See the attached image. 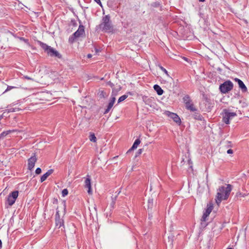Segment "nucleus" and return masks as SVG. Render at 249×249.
<instances>
[{
  "instance_id": "f704fd0d",
  "label": "nucleus",
  "mask_w": 249,
  "mask_h": 249,
  "mask_svg": "<svg viewBox=\"0 0 249 249\" xmlns=\"http://www.w3.org/2000/svg\"><path fill=\"white\" fill-rule=\"evenodd\" d=\"M52 203L53 204H57L58 203V200L57 198H53L52 200Z\"/></svg>"
},
{
  "instance_id": "9d476101",
  "label": "nucleus",
  "mask_w": 249,
  "mask_h": 249,
  "mask_svg": "<svg viewBox=\"0 0 249 249\" xmlns=\"http://www.w3.org/2000/svg\"><path fill=\"white\" fill-rule=\"evenodd\" d=\"M165 114L172 119L173 121L177 124H180L181 123V120L178 116L175 113L170 112L169 111H166Z\"/></svg>"
},
{
  "instance_id": "20e7f679",
  "label": "nucleus",
  "mask_w": 249,
  "mask_h": 249,
  "mask_svg": "<svg viewBox=\"0 0 249 249\" xmlns=\"http://www.w3.org/2000/svg\"><path fill=\"white\" fill-rule=\"evenodd\" d=\"M222 116V121L226 124L230 123V120L237 116L236 112H231L229 109H224L221 113Z\"/></svg>"
},
{
  "instance_id": "49530a36",
  "label": "nucleus",
  "mask_w": 249,
  "mask_h": 249,
  "mask_svg": "<svg viewBox=\"0 0 249 249\" xmlns=\"http://www.w3.org/2000/svg\"><path fill=\"white\" fill-rule=\"evenodd\" d=\"M200 2H204L205 0H199Z\"/></svg>"
},
{
  "instance_id": "7c9ffc66",
  "label": "nucleus",
  "mask_w": 249,
  "mask_h": 249,
  "mask_svg": "<svg viewBox=\"0 0 249 249\" xmlns=\"http://www.w3.org/2000/svg\"><path fill=\"white\" fill-rule=\"evenodd\" d=\"M99 96H100V97L105 98L106 93L103 90L100 91H99Z\"/></svg>"
},
{
  "instance_id": "79ce46f5",
  "label": "nucleus",
  "mask_w": 249,
  "mask_h": 249,
  "mask_svg": "<svg viewBox=\"0 0 249 249\" xmlns=\"http://www.w3.org/2000/svg\"><path fill=\"white\" fill-rule=\"evenodd\" d=\"M88 58H90L92 57V54H88L87 55Z\"/></svg>"
},
{
  "instance_id": "6ab92c4d",
  "label": "nucleus",
  "mask_w": 249,
  "mask_h": 249,
  "mask_svg": "<svg viewBox=\"0 0 249 249\" xmlns=\"http://www.w3.org/2000/svg\"><path fill=\"white\" fill-rule=\"evenodd\" d=\"M153 207V198H149L147 202V208L148 210H152Z\"/></svg>"
},
{
  "instance_id": "2f4dec72",
  "label": "nucleus",
  "mask_w": 249,
  "mask_h": 249,
  "mask_svg": "<svg viewBox=\"0 0 249 249\" xmlns=\"http://www.w3.org/2000/svg\"><path fill=\"white\" fill-rule=\"evenodd\" d=\"M23 79H27V80H32V81H34V78H32L27 75H24L22 77V78Z\"/></svg>"
},
{
  "instance_id": "cd10ccee",
  "label": "nucleus",
  "mask_w": 249,
  "mask_h": 249,
  "mask_svg": "<svg viewBox=\"0 0 249 249\" xmlns=\"http://www.w3.org/2000/svg\"><path fill=\"white\" fill-rule=\"evenodd\" d=\"M17 88L16 87H14V86H8L7 87V89H6V90L3 92V93H4L12 89H16Z\"/></svg>"
},
{
  "instance_id": "37998d69",
  "label": "nucleus",
  "mask_w": 249,
  "mask_h": 249,
  "mask_svg": "<svg viewBox=\"0 0 249 249\" xmlns=\"http://www.w3.org/2000/svg\"><path fill=\"white\" fill-rule=\"evenodd\" d=\"M1 248H2V241L0 239V249H1Z\"/></svg>"
},
{
  "instance_id": "39448f33",
  "label": "nucleus",
  "mask_w": 249,
  "mask_h": 249,
  "mask_svg": "<svg viewBox=\"0 0 249 249\" xmlns=\"http://www.w3.org/2000/svg\"><path fill=\"white\" fill-rule=\"evenodd\" d=\"M233 84L230 80H227L219 86V90L222 93L225 94L231 90Z\"/></svg>"
},
{
  "instance_id": "c9c22d12",
  "label": "nucleus",
  "mask_w": 249,
  "mask_h": 249,
  "mask_svg": "<svg viewBox=\"0 0 249 249\" xmlns=\"http://www.w3.org/2000/svg\"><path fill=\"white\" fill-rule=\"evenodd\" d=\"M246 195L245 194H242L240 192H238L236 193V196L238 197H245Z\"/></svg>"
},
{
  "instance_id": "4be33fe9",
  "label": "nucleus",
  "mask_w": 249,
  "mask_h": 249,
  "mask_svg": "<svg viewBox=\"0 0 249 249\" xmlns=\"http://www.w3.org/2000/svg\"><path fill=\"white\" fill-rule=\"evenodd\" d=\"M113 105H114V104L113 103L110 102L109 101L107 108L106 109V110L104 111L105 114H107L110 111L111 108L112 107Z\"/></svg>"
},
{
  "instance_id": "0eeeda50",
  "label": "nucleus",
  "mask_w": 249,
  "mask_h": 249,
  "mask_svg": "<svg viewBox=\"0 0 249 249\" xmlns=\"http://www.w3.org/2000/svg\"><path fill=\"white\" fill-rule=\"evenodd\" d=\"M59 211L58 210V207L56 208V214L55 215V226L58 227V228H62L61 230L63 231H65L64 221L63 218H61Z\"/></svg>"
},
{
  "instance_id": "5701e85b",
  "label": "nucleus",
  "mask_w": 249,
  "mask_h": 249,
  "mask_svg": "<svg viewBox=\"0 0 249 249\" xmlns=\"http://www.w3.org/2000/svg\"><path fill=\"white\" fill-rule=\"evenodd\" d=\"M89 139L91 142H96L97 139L95 137V135L93 133H90L89 136Z\"/></svg>"
},
{
  "instance_id": "c03bdc74",
  "label": "nucleus",
  "mask_w": 249,
  "mask_h": 249,
  "mask_svg": "<svg viewBox=\"0 0 249 249\" xmlns=\"http://www.w3.org/2000/svg\"><path fill=\"white\" fill-rule=\"evenodd\" d=\"M183 59H184V60H185V61H188V58H186V57H183Z\"/></svg>"
},
{
  "instance_id": "aec40b11",
  "label": "nucleus",
  "mask_w": 249,
  "mask_h": 249,
  "mask_svg": "<svg viewBox=\"0 0 249 249\" xmlns=\"http://www.w3.org/2000/svg\"><path fill=\"white\" fill-rule=\"evenodd\" d=\"M14 130H7L5 131H3L0 134V139H3L7 135L13 132Z\"/></svg>"
},
{
  "instance_id": "a878e982",
  "label": "nucleus",
  "mask_w": 249,
  "mask_h": 249,
  "mask_svg": "<svg viewBox=\"0 0 249 249\" xmlns=\"http://www.w3.org/2000/svg\"><path fill=\"white\" fill-rule=\"evenodd\" d=\"M61 205H62V209H63V215H64L66 213V202L65 201H63L61 203Z\"/></svg>"
},
{
  "instance_id": "2eb2a0df",
  "label": "nucleus",
  "mask_w": 249,
  "mask_h": 249,
  "mask_svg": "<svg viewBox=\"0 0 249 249\" xmlns=\"http://www.w3.org/2000/svg\"><path fill=\"white\" fill-rule=\"evenodd\" d=\"M140 143H141V140L139 139H137L135 141V142H134V143L133 144V145L131 147V148L129 149L127 151V153H128L129 152H130L132 150H133L136 149L137 148L138 146L140 144Z\"/></svg>"
},
{
  "instance_id": "9b49d317",
  "label": "nucleus",
  "mask_w": 249,
  "mask_h": 249,
  "mask_svg": "<svg viewBox=\"0 0 249 249\" xmlns=\"http://www.w3.org/2000/svg\"><path fill=\"white\" fill-rule=\"evenodd\" d=\"M36 161L37 158H36L35 154H34L33 156H32L28 160V169L29 170H32L34 168Z\"/></svg>"
},
{
  "instance_id": "412c9836",
  "label": "nucleus",
  "mask_w": 249,
  "mask_h": 249,
  "mask_svg": "<svg viewBox=\"0 0 249 249\" xmlns=\"http://www.w3.org/2000/svg\"><path fill=\"white\" fill-rule=\"evenodd\" d=\"M183 100L185 104H187V103L192 102V100L188 95H185L183 98Z\"/></svg>"
},
{
  "instance_id": "393cba45",
  "label": "nucleus",
  "mask_w": 249,
  "mask_h": 249,
  "mask_svg": "<svg viewBox=\"0 0 249 249\" xmlns=\"http://www.w3.org/2000/svg\"><path fill=\"white\" fill-rule=\"evenodd\" d=\"M117 196H115L114 197H112V201L110 203V207L111 208L113 209L114 208V206L115 204V202L117 199Z\"/></svg>"
},
{
  "instance_id": "a19ab883",
  "label": "nucleus",
  "mask_w": 249,
  "mask_h": 249,
  "mask_svg": "<svg viewBox=\"0 0 249 249\" xmlns=\"http://www.w3.org/2000/svg\"><path fill=\"white\" fill-rule=\"evenodd\" d=\"M227 152L228 154H232L233 153V150L232 149H230L227 150Z\"/></svg>"
},
{
  "instance_id": "b1692460",
  "label": "nucleus",
  "mask_w": 249,
  "mask_h": 249,
  "mask_svg": "<svg viewBox=\"0 0 249 249\" xmlns=\"http://www.w3.org/2000/svg\"><path fill=\"white\" fill-rule=\"evenodd\" d=\"M127 97H128V95H126V94L123 95L122 96H121L118 100V104H119L120 103L124 101L125 99H126L127 98Z\"/></svg>"
},
{
  "instance_id": "72a5a7b5",
  "label": "nucleus",
  "mask_w": 249,
  "mask_h": 249,
  "mask_svg": "<svg viewBox=\"0 0 249 249\" xmlns=\"http://www.w3.org/2000/svg\"><path fill=\"white\" fill-rule=\"evenodd\" d=\"M35 172H36V174H37V175L40 174L41 173V168L39 167L37 168Z\"/></svg>"
},
{
  "instance_id": "dca6fc26",
  "label": "nucleus",
  "mask_w": 249,
  "mask_h": 249,
  "mask_svg": "<svg viewBox=\"0 0 249 249\" xmlns=\"http://www.w3.org/2000/svg\"><path fill=\"white\" fill-rule=\"evenodd\" d=\"M186 109L190 110L191 111H197L196 108L194 107V104L192 102L187 103L185 104Z\"/></svg>"
},
{
  "instance_id": "ddd939ff",
  "label": "nucleus",
  "mask_w": 249,
  "mask_h": 249,
  "mask_svg": "<svg viewBox=\"0 0 249 249\" xmlns=\"http://www.w3.org/2000/svg\"><path fill=\"white\" fill-rule=\"evenodd\" d=\"M85 187L88 188V193L89 194H91V187L90 177L87 175V178L85 181Z\"/></svg>"
},
{
  "instance_id": "4468645a",
  "label": "nucleus",
  "mask_w": 249,
  "mask_h": 249,
  "mask_svg": "<svg viewBox=\"0 0 249 249\" xmlns=\"http://www.w3.org/2000/svg\"><path fill=\"white\" fill-rule=\"evenodd\" d=\"M53 171L54 170L52 169L48 170V171L46 173L43 174L41 177L40 182H43V181H44L53 172Z\"/></svg>"
},
{
  "instance_id": "c85d7f7f",
  "label": "nucleus",
  "mask_w": 249,
  "mask_h": 249,
  "mask_svg": "<svg viewBox=\"0 0 249 249\" xmlns=\"http://www.w3.org/2000/svg\"><path fill=\"white\" fill-rule=\"evenodd\" d=\"M7 110L8 112H13L19 110V109L18 108H10Z\"/></svg>"
},
{
  "instance_id": "09e8293b",
  "label": "nucleus",
  "mask_w": 249,
  "mask_h": 249,
  "mask_svg": "<svg viewBox=\"0 0 249 249\" xmlns=\"http://www.w3.org/2000/svg\"><path fill=\"white\" fill-rule=\"evenodd\" d=\"M231 249V248H229V249Z\"/></svg>"
},
{
  "instance_id": "4c0bfd02",
  "label": "nucleus",
  "mask_w": 249,
  "mask_h": 249,
  "mask_svg": "<svg viewBox=\"0 0 249 249\" xmlns=\"http://www.w3.org/2000/svg\"><path fill=\"white\" fill-rule=\"evenodd\" d=\"M107 84L111 88H113L114 87V84L111 82V81H108L107 83Z\"/></svg>"
},
{
  "instance_id": "6e6552de",
  "label": "nucleus",
  "mask_w": 249,
  "mask_h": 249,
  "mask_svg": "<svg viewBox=\"0 0 249 249\" xmlns=\"http://www.w3.org/2000/svg\"><path fill=\"white\" fill-rule=\"evenodd\" d=\"M18 195V191L12 192L8 196L5 204H7L9 206H12L15 203Z\"/></svg>"
},
{
  "instance_id": "423d86ee",
  "label": "nucleus",
  "mask_w": 249,
  "mask_h": 249,
  "mask_svg": "<svg viewBox=\"0 0 249 249\" xmlns=\"http://www.w3.org/2000/svg\"><path fill=\"white\" fill-rule=\"evenodd\" d=\"M84 33V26L82 25H80L78 30L69 37V42L71 43H73L77 38L82 36Z\"/></svg>"
},
{
  "instance_id": "f3484780",
  "label": "nucleus",
  "mask_w": 249,
  "mask_h": 249,
  "mask_svg": "<svg viewBox=\"0 0 249 249\" xmlns=\"http://www.w3.org/2000/svg\"><path fill=\"white\" fill-rule=\"evenodd\" d=\"M153 88L159 95H161L163 93V89L158 85H155Z\"/></svg>"
},
{
  "instance_id": "1a4fd4ad",
  "label": "nucleus",
  "mask_w": 249,
  "mask_h": 249,
  "mask_svg": "<svg viewBox=\"0 0 249 249\" xmlns=\"http://www.w3.org/2000/svg\"><path fill=\"white\" fill-rule=\"evenodd\" d=\"M213 209V204L212 202H209L207 204V208L205 211L204 212L201 221L202 222H205L206 220V218L209 215Z\"/></svg>"
},
{
  "instance_id": "bb28decb",
  "label": "nucleus",
  "mask_w": 249,
  "mask_h": 249,
  "mask_svg": "<svg viewBox=\"0 0 249 249\" xmlns=\"http://www.w3.org/2000/svg\"><path fill=\"white\" fill-rule=\"evenodd\" d=\"M159 67L160 68V69L168 76V77H170L169 74H168V72L162 66H160V65H159Z\"/></svg>"
},
{
  "instance_id": "ea45409f",
  "label": "nucleus",
  "mask_w": 249,
  "mask_h": 249,
  "mask_svg": "<svg viewBox=\"0 0 249 249\" xmlns=\"http://www.w3.org/2000/svg\"><path fill=\"white\" fill-rule=\"evenodd\" d=\"M96 2H97L99 5L102 6V3L100 0H94Z\"/></svg>"
},
{
  "instance_id": "7ed1b4c3",
  "label": "nucleus",
  "mask_w": 249,
  "mask_h": 249,
  "mask_svg": "<svg viewBox=\"0 0 249 249\" xmlns=\"http://www.w3.org/2000/svg\"><path fill=\"white\" fill-rule=\"evenodd\" d=\"M37 43L44 50V52L47 53L48 55L58 58H62L61 54L53 48L39 40H37Z\"/></svg>"
},
{
  "instance_id": "f8f14e48",
  "label": "nucleus",
  "mask_w": 249,
  "mask_h": 249,
  "mask_svg": "<svg viewBox=\"0 0 249 249\" xmlns=\"http://www.w3.org/2000/svg\"><path fill=\"white\" fill-rule=\"evenodd\" d=\"M234 80L238 83L239 88L243 92L247 91V88L242 80L237 78H234Z\"/></svg>"
},
{
  "instance_id": "a18cd8bd",
  "label": "nucleus",
  "mask_w": 249,
  "mask_h": 249,
  "mask_svg": "<svg viewBox=\"0 0 249 249\" xmlns=\"http://www.w3.org/2000/svg\"><path fill=\"white\" fill-rule=\"evenodd\" d=\"M95 51L96 53H98L99 52V50L97 48H95Z\"/></svg>"
},
{
  "instance_id": "f03ea898",
  "label": "nucleus",
  "mask_w": 249,
  "mask_h": 249,
  "mask_svg": "<svg viewBox=\"0 0 249 249\" xmlns=\"http://www.w3.org/2000/svg\"><path fill=\"white\" fill-rule=\"evenodd\" d=\"M99 28L105 32L110 33L113 32V26L109 15L103 17L102 22L99 25Z\"/></svg>"
},
{
  "instance_id": "58836bf2",
  "label": "nucleus",
  "mask_w": 249,
  "mask_h": 249,
  "mask_svg": "<svg viewBox=\"0 0 249 249\" xmlns=\"http://www.w3.org/2000/svg\"><path fill=\"white\" fill-rule=\"evenodd\" d=\"M226 143H227V145H226V146L227 147H231V142L230 141H227L226 142Z\"/></svg>"
},
{
  "instance_id": "e433bc0d",
  "label": "nucleus",
  "mask_w": 249,
  "mask_h": 249,
  "mask_svg": "<svg viewBox=\"0 0 249 249\" xmlns=\"http://www.w3.org/2000/svg\"><path fill=\"white\" fill-rule=\"evenodd\" d=\"M115 100H116L115 97V96H112L111 99H110V102L113 103V104H114Z\"/></svg>"
},
{
  "instance_id": "a211bd4d",
  "label": "nucleus",
  "mask_w": 249,
  "mask_h": 249,
  "mask_svg": "<svg viewBox=\"0 0 249 249\" xmlns=\"http://www.w3.org/2000/svg\"><path fill=\"white\" fill-rule=\"evenodd\" d=\"M195 113L193 115V118L197 120L202 121L203 119V117L201 115H200L198 112L194 111Z\"/></svg>"
},
{
  "instance_id": "f257e3e1",
  "label": "nucleus",
  "mask_w": 249,
  "mask_h": 249,
  "mask_svg": "<svg viewBox=\"0 0 249 249\" xmlns=\"http://www.w3.org/2000/svg\"><path fill=\"white\" fill-rule=\"evenodd\" d=\"M232 190V186L227 184L226 187L220 186L217 189V192L215 197V202L219 205L222 201L228 199Z\"/></svg>"
},
{
  "instance_id": "c756f323",
  "label": "nucleus",
  "mask_w": 249,
  "mask_h": 249,
  "mask_svg": "<svg viewBox=\"0 0 249 249\" xmlns=\"http://www.w3.org/2000/svg\"><path fill=\"white\" fill-rule=\"evenodd\" d=\"M68 194V191L67 189H64L62 191V196L64 197Z\"/></svg>"
},
{
  "instance_id": "473e14b6",
  "label": "nucleus",
  "mask_w": 249,
  "mask_h": 249,
  "mask_svg": "<svg viewBox=\"0 0 249 249\" xmlns=\"http://www.w3.org/2000/svg\"><path fill=\"white\" fill-rule=\"evenodd\" d=\"M142 151V149H139L136 153L135 157H137L140 155Z\"/></svg>"
},
{
  "instance_id": "de8ad7c7",
  "label": "nucleus",
  "mask_w": 249,
  "mask_h": 249,
  "mask_svg": "<svg viewBox=\"0 0 249 249\" xmlns=\"http://www.w3.org/2000/svg\"><path fill=\"white\" fill-rule=\"evenodd\" d=\"M2 118H3V116L2 115H0V120H1Z\"/></svg>"
}]
</instances>
